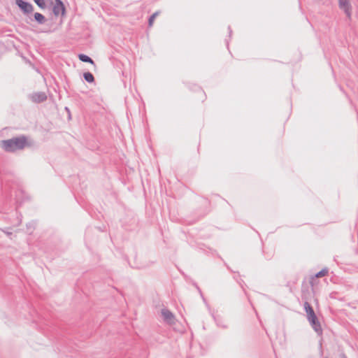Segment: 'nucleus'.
<instances>
[{
	"label": "nucleus",
	"mask_w": 358,
	"mask_h": 358,
	"mask_svg": "<svg viewBox=\"0 0 358 358\" xmlns=\"http://www.w3.org/2000/svg\"><path fill=\"white\" fill-rule=\"evenodd\" d=\"M31 145V143L28 141L25 135H20L0 142V146L7 152H15Z\"/></svg>",
	"instance_id": "f257e3e1"
},
{
	"label": "nucleus",
	"mask_w": 358,
	"mask_h": 358,
	"mask_svg": "<svg viewBox=\"0 0 358 358\" xmlns=\"http://www.w3.org/2000/svg\"><path fill=\"white\" fill-rule=\"evenodd\" d=\"M304 310L306 313L307 320L313 328V329L315 331L317 336H321L323 334V330L321 327V324L318 320L317 316L316 315L313 307L311 305L306 301L304 303Z\"/></svg>",
	"instance_id": "f03ea898"
},
{
	"label": "nucleus",
	"mask_w": 358,
	"mask_h": 358,
	"mask_svg": "<svg viewBox=\"0 0 358 358\" xmlns=\"http://www.w3.org/2000/svg\"><path fill=\"white\" fill-rule=\"evenodd\" d=\"M15 4L18 6L22 13L28 17L32 14L34 6L31 3L24 0H15Z\"/></svg>",
	"instance_id": "7ed1b4c3"
},
{
	"label": "nucleus",
	"mask_w": 358,
	"mask_h": 358,
	"mask_svg": "<svg viewBox=\"0 0 358 358\" xmlns=\"http://www.w3.org/2000/svg\"><path fill=\"white\" fill-rule=\"evenodd\" d=\"M338 6L341 10L344 11L348 19L350 20L352 17V6L350 0H338Z\"/></svg>",
	"instance_id": "20e7f679"
},
{
	"label": "nucleus",
	"mask_w": 358,
	"mask_h": 358,
	"mask_svg": "<svg viewBox=\"0 0 358 358\" xmlns=\"http://www.w3.org/2000/svg\"><path fill=\"white\" fill-rule=\"evenodd\" d=\"M55 3L52 8V13L55 16L57 17L59 15L64 16L66 15V7L62 0H55Z\"/></svg>",
	"instance_id": "39448f33"
},
{
	"label": "nucleus",
	"mask_w": 358,
	"mask_h": 358,
	"mask_svg": "<svg viewBox=\"0 0 358 358\" xmlns=\"http://www.w3.org/2000/svg\"><path fill=\"white\" fill-rule=\"evenodd\" d=\"M162 315L164 322L169 324H174L175 316L171 311L167 308L162 309Z\"/></svg>",
	"instance_id": "423d86ee"
},
{
	"label": "nucleus",
	"mask_w": 358,
	"mask_h": 358,
	"mask_svg": "<svg viewBox=\"0 0 358 358\" xmlns=\"http://www.w3.org/2000/svg\"><path fill=\"white\" fill-rule=\"evenodd\" d=\"M31 99L34 103H41L47 99V95L43 92H35L31 95Z\"/></svg>",
	"instance_id": "0eeeda50"
},
{
	"label": "nucleus",
	"mask_w": 358,
	"mask_h": 358,
	"mask_svg": "<svg viewBox=\"0 0 358 358\" xmlns=\"http://www.w3.org/2000/svg\"><path fill=\"white\" fill-rule=\"evenodd\" d=\"M29 18L31 21L34 20V21L36 22L38 24H45L47 20L45 17L40 13H35L33 15H31L30 16H29Z\"/></svg>",
	"instance_id": "6e6552de"
},
{
	"label": "nucleus",
	"mask_w": 358,
	"mask_h": 358,
	"mask_svg": "<svg viewBox=\"0 0 358 358\" xmlns=\"http://www.w3.org/2000/svg\"><path fill=\"white\" fill-rule=\"evenodd\" d=\"M78 59L81 62H86V63H90L91 64H94V60L90 57H89L87 55H85V54H83V53L79 54L78 55Z\"/></svg>",
	"instance_id": "1a4fd4ad"
},
{
	"label": "nucleus",
	"mask_w": 358,
	"mask_h": 358,
	"mask_svg": "<svg viewBox=\"0 0 358 358\" xmlns=\"http://www.w3.org/2000/svg\"><path fill=\"white\" fill-rule=\"evenodd\" d=\"M83 78L88 83H92L94 82V77L93 74L90 71H87L83 73Z\"/></svg>",
	"instance_id": "9d476101"
},
{
	"label": "nucleus",
	"mask_w": 358,
	"mask_h": 358,
	"mask_svg": "<svg viewBox=\"0 0 358 358\" xmlns=\"http://www.w3.org/2000/svg\"><path fill=\"white\" fill-rule=\"evenodd\" d=\"M212 316L214 319V321L216 322L218 327H222L223 329L227 328V326L223 324L222 319L220 317L214 315V314H212Z\"/></svg>",
	"instance_id": "9b49d317"
},
{
	"label": "nucleus",
	"mask_w": 358,
	"mask_h": 358,
	"mask_svg": "<svg viewBox=\"0 0 358 358\" xmlns=\"http://www.w3.org/2000/svg\"><path fill=\"white\" fill-rule=\"evenodd\" d=\"M159 13H160V11H156L149 17V18H148V26L149 27L152 26L155 19L159 15Z\"/></svg>",
	"instance_id": "f8f14e48"
},
{
	"label": "nucleus",
	"mask_w": 358,
	"mask_h": 358,
	"mask_svg": "<svg viewBox=\"0 0 358 358\" xmlns=\"http://www.w3.org/2000/svg\"><path fill=\"white\" fill-rule=\"evenodd\" d=\"M192 285H193V286H194V287H196V289H197V291L199 292V294H200V296H201V299H202L203 301L204 302V303H205V304L208 307V303H207V301H206V298L204 297V296H203V293H202V291H201V289H200V287H199V285H197V283H196V282H192Z\"/></svg>",
	"instance_id": "ddd939ff"
},
{
	"label": "nucleus",
	"mask_w": 358,
	"mask_h": 358,
	"mask_svg": "<svg viewBox=\"0 0 358 358\" xmlns=\"http://www.w3.org/2000/svg\"><path fill=\"white\" fill-rule=\"evenodd\" d=\"M34 3L41 9L46 8V3L44 0H34Z\"/></svg>",
	"instance_id": "4468645a"
},
{
	"label": "nucleus",
	"mask_w": 358,
	"mask_h": 358,
	"mask_svg": "<svg viewBox=\"0 0 358 358\" xmlns=\"http://www.w3.org/2000/svg\"><path fill=\"white\" fill-rule=\"evenodd\" d=\"M327 273H328V269L327 268H324L322 269L321 271H320L319 272H317L315 274V277L322 278L323 276H325Z\"/></svg>",
	"instance_id": "2eb2a0df"
},
{
	"label": "nucleus",
	"mask_w": 358,
	"mask_h": 358,
	"mask_svg": "<svg viewBox=\"0 0 358 358\" xmlns=\"http://www.w3.org/2000/svg\"><path fill=\"white\" fill-rule=\"evenodd\" d=\"M339 357L340 358H348L346 355L343 352H341L339 355Z\"/></svg>",
	"instance_id": "dca6fc26"
},
{
	"label": "nucleus",
	"mask_w": 358,
	"mask_h": 358,
	"mask_svg": "<svg viewBox=\"0 0 358 358\" xmlns=\"http://www.w3.org/2000/svg\"><path fill=\"white\" fill-rule=\"evenodd\" d=\"M228 30H229V36H231V35L232 34V30H231V28L230 26L228 27Z\"/></svg>",
	"instance_id": "f3484780"
},
{
	"label": "nucleus",
	"mask_w": 358,
	"mask_h": 358,
	"mask_svg": "<svg viewBox=\"0 0 358 358\" xmlns=\"http://www.w3.org/2000/svg\"><path fill=\"white\" fill-rule=\"evenodd\" d=\"M325 358H327V357H325Z\"/></svg>",
	"instance_id": "a211bd4d"
}]
</instances>
